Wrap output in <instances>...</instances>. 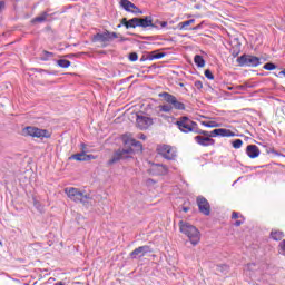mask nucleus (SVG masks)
I'll return each mask as SVG.
<instances>
[{
    "instance_id": "0eeeda50",
    "label": "nucleus",
    "mask_w": 285,
    "mask_h": 285,
    "mask_svg": "<svg viewBox=\"0 0 285 285\" xmlns=\"http://www.w3.org/2000/svg\"><path fill=\"white\" fill-rule=\"evenodd\" d=\"M237 63L245 68H257L262 61L257 56L243 55L237 58Z\"/></svg>"
},
{
    "instance_id": "9b49d317",
    "label": "nucleus",
    "mask_w": 285,
    "mask_h": 285,
    "mask_svg": "<svg viewBox=\"0 0 285 285\" xmlns=\"http://www.w3.org/2000/svg\"><path fill=\"white\" fill-rule=\"evenodd\" d=\"M120 6L126 12H131V14H144V11L136 7L130 0H120Z\"/></svg>"
},
{
    "instance_id": "7c9ffc66",
    "label": "nucleus",
    "mask_w": 285,
    "mask_h": 285,
    "mask_svg": "<svg viewBox=\"0 0 285 285\" xmlns=\"http://www.w3.org/2000/svg\"><path fill=\"white\" fill-rule=\"evenodd\" d=\"M222 124H218L217 121L210 120L207 121V128H219Z\"/></svg>"
},
{
    "instance_id": "4be33fe9",
    "label": "nucleus",
    "mask_w": 285,
    "mask_h": 285,
    "mask_svg": "<svg viewBox=\"0 0 285 285\" xmlns=\"http://www.w3.org/2000/svg\"><path fill=\"white\" fill-rule=\"evenodd\" d=\"M199 135H204V137H209V139H213V137H219V129H214L212 131H206L204 129H200V131H198Z\"/></svg>"
},
{
    "instance_id": "423d86ee",
    "label": "nucleus",
    "mask_w": 285,
    "mask_h": 285,
    "mask_svg": "<svg viewBox=\"0 0 285 285\" xmlns=\"http://www.w3.org/2000/svg\"><path fill=\"white\" fill-rule=\"evenodd\" d=\"M65 194L76 204H86L88 202V195L80 191L79 188L67 187L65 188Z\"/></svg>"
},
{
    "instance_id": "ddd939ff",
    "label": "nucleus",
    "mask_w": 285,
    "mask_h": 285,
    "mask_svg": "<svg viewBox=\"0 0 285 285\" xmlns=\"http://www.w3.org/2000/svg\"><path fill=\"white\" fill-rule=\"evenodd\" d=\"M147 253H153V248H150V246H139L129 254V257H131V259H137V257H146Z\"/></svg>"
},
{
    "instance_id": "473e14b6",
    "label": "nucleus",
    "mask_w": 285,
    "mask_h": 285,
    "mask_svg": "<svg viewBox=\"0 0 285 285\" xmlns=\"http://www.w3.org/2000/svg\"><path fill=\"white\" fill-rule=\"evenodd\" d=\"M205 77L207 79H209L210 81H213V79H215V76L213 75V72L210 71V69H206L205 70Z\"/></svg>"
},
{
    "instance_id": "c03bdc74",
    "label": "nucleus",
    "mask_w": 285,
    "mask_h": 285,
    "mask_svg": "<svg viewBox=\"0 0 285 285\" xmlns=\"http://www.w3.org/2000/svg\"><path fill=\"white\" fill-rule=\"evenodd\" d=\"M81 148H86V144H81Z\"/></svg>"
},
{
    "instance_id": "bb28decb",
    "label": "nucleus",
    "mask_w": 285,
    "mask_h": 285,
    "mask_svg": "<svg viewBox=\"0 0 285 285\" xmlns=\"http://www.w3.org/2000/svg\"><path fill=\"white\" fill-rule=\"evenodd\" d=\"M57 63L60 68H70L71 66L70 60H66V59H60L57 61Z\"/></svg>"
},
{
    "instance_id": "f8f14e48",
    "label": "nucleus",
    "mask_w": 285,
    "mask_h": 285,
    "mask_svg": "<svg viewBox=\"0 0 285 285\" xmlns=\"http://www.w3.org/2000/svg\"><path fill=\"white\" fill-rule=\"evenodd\" d=\"M194 141L198 144V146H203V148H208L210 146H215V139L210 138L209 136H204L202 134H198Z\"/></svg>"
},
{
    "instance_id": "a19ab883",
    "label": "nucleus",
    "mask_w": 285,
    "mask_h": 285,
    "mask_svg": "<svg viewBox=\"0 0 285 285\" xmlns=\"http://www.w3.org/2000/svg\"><path fill=\"white\" fill-rule=\"evenodd\" d=\"M159 26H161L163 28H166V26H168V22L161 21V22H159Z\"/></svg>"
},
{
    "instance_id": "b1692460",
    "label": "nucleus",
    "mask_w": 285,
    "mask_h": 285,
    "mask_svg": "<svg viewBox=\"0 0 285 285\" xmlns=\"http://www.w3.org/2000/svg\"><path fill=\"white\" fill-rule=\"evenodd\" d=\"M45 21H48V12H42L40 16L33 18L31 23H43Z\"/></svg>"
},
{
    "instance_id": "2eb2a0df",
    "label": "nucleus",
    "mask_w": 285,
    "mask_h": 285,
    "mask_svg": "<svg viewBox=\"0 0 285 285\" xmlns=\"http://www.w3.org/2000/svg\"><path fill=\"white\" fill-rule=\"evenodd\" d=\"M121 139L125 146H134L135 148H138V150H141V142L132 138V134H125L122 135Z\"/></svg>"
},
{
    "instance_id": "e433bc0d",
    "label": "nucleus",
    "mask_w": 285,
    "mask_h": 285,
    "mask_svg": "<svg viewBox=\"0 0 285 285\" xmlns=\"http://www.w3.org/2000/svg\"><path fill=\"white\" fill-rule=\"evenodd\" d=\"M238 218H239V214L237 212H233L232 219H238Z\"/></svg>"
},
{
    "instance_id": "a18cd8bd",
    "label": "nucleus",
    "mask_w": 285,
    "mask_h": 285,
    "mask_svg": "<svg viewBox=\"0 0 285 285\" xmlns=\"http://www.w3.org/2000/svg\"><path fill=\"white\" fill-rule=\"evenodd\" d=\"M118 28H121V24H118Z\"/></svg>"
},
{
    "instance_id": "20e7f679",
    "label": "nucleus",
    "mask_w": 285,
    "mask_h": 285,
    "mask_svg": "<svg viewBox=\"0 0 285 285\" xmlns=\"http://www.w3.org/2000/svg\"><path fill=\"white\" fill-rule=\"evenodd\" d=\"M118 37L119 36H117V32H110L106 30L102 33L98 32L94 35L91 41L92 43H101V47L106 48L108 43H110V41H112L114 39H118Z\"/></svg>"
},
{
    "instance_id": "7ed1b4c3",
    "label": "nucleus",
    "mask_w": 285,
    "mask_h": 285,
    "mask_svg": "<svg viewBox=\"0 0 285 285\" xmlns=\"http://www.w3.org/2000/svg\"><path fill=\"white\" fill-rule=\"evenodd\" d=\"M176 126L178 127V130L181 132H194L195 135H199L200 129L197 126V122L190 120L188 117H181L179 120L176 122Z\"/></svg>"
},
{
    "instance_id": "ea45409f",
    "label": "nucleus",
    "mask_w": 285,
    "mask_h": 285,
    "mask_svg": "<svg viewBox=\"0 0 285 285\" xmlns=\"http://www.w3.org/2000/svg\"><path fill=\"white\" fill-rule=\"evenodd\" d=\"M200 125L205 126V128H208V121L200 120Z\"/></svg>"
},
{
    "instance_id": "f704fd0d",
    "label": "nucleus",
    "mask_w": 285,
    "mask_h": 285,
    "mask_svg": "<svg viewBox=\"0 0 285 285\" xmlns=\"http://www.w3.org/2000/svg\"><path fill=\"white\" fill-rule=\"evenodd\" d=\"M139 59V55L137 52L129 53V61H137Z\"/></svg>"
},
{
    "instance_id": "58836bf2",
    "label": "nucleus",
    "mask_w": 285,
    "mask_h": 285,
    "mask_svg": "<svg viewBox=\"0 0 285 285\" xmlns=\"http://www.w3.org/2000/svg\"><path fill=\"white\" fill-rule=\"evenodd\" d=\"M3 8H6V2L0 1V12H1V10H3Z\"/></svg>"
},
{
    "instance_id": "c9c22d12",
    "label": "nucleus",
    "mask_w": 285,
    "mask_h": 285,
    "mask_svg": "<svg viewBox=\"0 0 285 285\" xmlns=\"http://www.w3.org/2000/svg\"><path fill=\"white\" fill-rule=\"evenodd\" d=\"M194 86L195 88H197V90H202V88H204V83L202 82V80H196Z\"/></svg>"
},
{
    "instance_id": "393cba45",
    "label": "nucleus",
    "mask_w": 285,
    "mask_h": 285,
    "mask_svg": "<svg viewBox=\"0 0 285 285\" xmlns=\"http://www.w3.org/2000/svg\"><path fill=\"white\" fill-rule=\"evenodd\" d=\"M194 63H196L198 68H204V66H206V60H204V57L200 55H196L194 57Z\"/></svg>"
},
{
    "instance_id": "9d476101",
    "label": "nucleus",
    "mask_w": 285,
    "mask_h": 285,
    "mask_svg": "<svg viewBox=\"0 0 285 285\" xmlns=\"http://www.w3.org/2000/svg\"><path fill=\"white\" fill-rule=\"evenodd\" d=\"M153 124V118L148 116L137 115L136 117V126L139 130H148Z\"/></svg>"
},
{
    "instance_id": "79ce46f5",
    "label": "nucleus",
    "mask_w": 285,
    "mask_h": 285,
    "mask_svg": "<svg viewBox=\"0 0 285 285\" xmlns=\"http://www.w3.org/2000/svg\"><path fill=\"white\" fill-rule=\"evenodd\" d=\"M138 139L146 140V135H144V134H139V135H138Z\"/></svg>"
},
{
    "instance_id": "1a4fd4ad",
    "label": "nucleus",
    "mask_w": 285,
    "mask_h": 285,
    "mask_svg": "<svg viewBox=\"0 0 285 285\" xmlns=\"http://www.w3.org/2000/svg\"><path fill=\"white\" fill-rule=\"evenodd\" d=\"M134 153L135 150L131 149V147L127 149H119L114 154L112 158L109 159L108 166H112V164H117V161H121V159H128Z\"/></svg>"
},
{
    "instance_id": "a878e982",
    "label": "nucleus",
    "mask_w": 285,
    "mask_h": 285,
    "mask_svg": "<svg viewBox=\"0 0 285 285\" xmlns=\"http://www.w3.org/2000/svg\"><path fill=\"white\" fill-rule=\"evenodd\" d=\"M218 137H235V132L230 131V129H218Z\"/></svg>"
},
{
    "instance_id": "f03ea898",
    "label": "nucleus",
    "mask_w": 285,
    "mask_h": 285,
    "mask_svg": "<svg viewBox=\"0 0 285 285\" xmlns=\"http://www.w3.org/2000/svg\"><path fill=\"white\" fill-rule=\"evenodd\" d=\"M179 230L183 233V235H186L188 237L190 244L193 246H197L199 242H202V232L197 229L194 225H190V223H186L184 220H180L178 223Z\"/></svg>"
},
{
    "instance_id": "2f4dec72",
    "label": "nucleus",
    "mask_w": 285,
    "mask_h": 285,
    "mask_svg": "<svg viewBox=\"0 0 285 285\" xmlns=\"http://www.w3.org/2000/svg\"><path fill=\"white\" fill-rule=\"evenodd\" d=\"M275 68H277V66H275V63L272 62H267L264 65V70H275Z\"/></svg>"
},
{
    "instance_id": "dca6fc26",
    "label": "nucleus",
    "mask_w": 285,
    "mask_h": 285,
    "mask_svg": "<svg viewBox=\"0 0 285 285\" xmlns=\"http://www.w3.org/2000/svg\"><path fill=\"white\" fill-rule=\"evenodd\" d=\"M69 159H73V161H90L92 159H97L95 155H88L86 151L73 154L69 157Z\"/></svg>"
},
{
    "instance_id": "f3484780",
    "label": "nucleus",
    "mask_w": 285,
    "mask_h": 285,
    "mask_svg": "<svg viewBox=\"0 0 285 285\" xmlns=\"http://www.w3.org/2000/svg\"><path fill=\"white\" fill-rule=\"evenodd\" d=\"M138 28H157V24L153 23L151 16H146L145 18H138Z\"/></svg>"
},
{
    "instance_id": "4c0bfd02",
    "label": "nucleus",
    "mask_w": 285,
    "mask_h": 285,
    "mask_svg": "<svg viewBox=\"0 0 285 285\" xmlns=\"http://www.w3.org/2000/svg\"><path fill=\"white\" fill-rule=\"evenodd\" d=\"M244 224V222H242V220H236L235 223H234V226H242Z\"/></svg>"
},
{
    "instance_id": "6ab92c4d",
    "label": "nucleus",
    "mask_w": 285,
    "mask_h": 285,
    "mask_svg": "<svg viewBox=\"0 0 285 285\" xmlns=\"http://www.w3.org/2000/svg\"><path fill=\"white\" fill-rule=\"evenodd\" d=\"M246 153L249 159H257L261 154L259 147H257L256 145H248L246 148Z\"/></svg>"
},
{
    "instance_id": "cd10ccee",
    "label": "nucleus",
    "mask_w": 285,
    "mask_h": 285,
    "mask_svg": "<svg viewBox=\"0 0 285 285\" xmlns=\"http://www.w3.org/2000/svg\"><path fill=\"white\" fill-rule=\"evenodd\" d=\"M233 148H235L236 150H239V148H242V146H244V141L242 139H236L232 142Z\"/></svg>"
},
{
    "instance_id": "c756f323",
    "label": "nucleus",
    "mask_w": 285,
    "mask_h": 285,
    "mask_svg": "<svg viewBox=\"0 0 285 285\" xmlns=\"http://www.w3.org/2000/svg\"><path fill=\"white\" fill-rule=\"evenodd\" d=\"M42 55L45 57V59H42V61H48L50 58L55 57V53L50 52V51H42Z\"/></svg>"
},
{
    "instance_id": "72a5a7b5",
    "label": "nucleus",
    "mask_w": 285,
    "mask_h": 285,
    "mask_svg": "<svg viewBox=\"0 0 285 285\" xmlns=\"http://www.w3.org/2000/svg\"><path fill=\"white\" fill-rule=\"evenodd\" d=\"M278 248L281 249V255L285 257V239L279 243Z\"/></svg>"
},
{
    "instance_id": "37998d69",
    "label": "nucleus",
    "mask_w": 285,
    "mask_h": 285,
    "mask_svg": "<svg viewBox=\"0 0 285 285\" xmlns=\"http://www.w3.org/2000/svg\"><path fill=\"white\" fill-rule=\"evenodd\" d=\"M184 213H188V207L183 208Z\"/></svg>"
},
{
    "instance_id": "f257e3e1",
    "label": "nucleus",
    "mask_w": 285,
    "mask_h": 285,
    "mask_svg": "<svg viewBox=\"0 0 285 285\" xmlns=\"http://www.w3.org/2000/svg\"><path fill=\"white\" fill-rule=\"evenodd\" d=\"M158 97H160V99H164L165 101V105L158 106L159 112H173V110H186V105L179 101L177 97H175L173 94L164 91L158 94Z\"/></svg>"
},
{
    "instance_id": "c85d7f7f",
    "label": "nucleus",
    "mask_w": 285,
    "mask_h": 285,
    "mask_svg": "<svg viewBox=\"0 0 285 285\" xmlns=\"http://www.w3.org/2000/svg\"><path fill=\"white\" fill-rule=\"evenodd\" d=\"M191 23H195V19H190V20L180 22L179 23L180 30H184L185 28H188V26H191Z\"/></svg>"
},
{
    "instance_id": "39448f33",
    "label": "nucleus",
    "mask_w": 285,
    "mask_h": 285,
    "mask_svg": "<svg viewBox=\"0 0 285 285\" xmlns=\"http://www.w3.org/2000/svg\"><path fill=\"white\" fill-rule=\"evenodd\" d=\"M156 151L163 159H167V161H175L177 159V149L170 145H158Z\"/></svg>"
},
{
    "instance_id": "6e6552de",
    "label": "nucleus",
    "mask_w": 285,
    "mask_h": 285,
    "mask_svg": "<svg viewBox=\"0 0 285 285\" xmlns=\"http://www.w3.org/2000/svg\"><path fill=\"white\" fill-rule=\"evenodd\" d=\"M23 135L26 137H36L37 139H50L51 135L47 129H40L37 127H26L23 129Z\"/></svg>"
},
{
    "instance_id": "412c9836",
    "label": "nucleus",
    "mask_w": 285,
    "mask_h": 285,
    "mask_svg": "<svg viewBox=\"0 0 285 285\" xmlns=\"http://www.w3.org/2000/svg\"><path fill=\"white\" fill-rule=\"evenodd\" d=\"M269 237L274 242H282V238L285 237V235H284V232H282L279 229H272Z\"/></svg>"
},
{
    "instance_id": "5701e85b",
    "label": "nucleus",
    "mask_w": 285,
    "mask_h": 285,
    "mask_svg": "<svg viewBox=\"0 0 285 285\" xmlns=\"http://www.w3.org/2000/svg\"><path fill=\"white\" fill-rule=\"evenodd\" d=\"M166 57V53L159 52L158 50L151 51L148 55L149 61H155V59H164Z\"/></svg>"
},
{
    "instance_id": "a211bd4d",
    "label": "nucleus",
    "mask_w": 285,
    "mask_h": 285,
    "mask_svg": "<svg viewBox=\"0 0 285 285\" xmlns=\"http://www.w3.org/2000/svg\"><path fill=\"white\" fill-rule=\"evenodd\" d=\"M153 175L164 176L168 175V167L166 165L156 164L151 167Z\"/></svg>"
},
{
    "instance_id": "aec40b11",
    "label": "nucleus",
    "mask_w": 285,
    "mask_h": 285,
    "mask_svg": "<svg viewBox=\"0 0 285 285\" xmlns=\"http://www.w3.org/2000/svg\"><path fill=\"white\" fill-rule=\"evenodd\" d=\"M121 24L127 28V30H130V28H139V18H132L130 20L122 18Z\"/></svg>"
},
{
    "instance_id": "4468645a",
    "label": "nucleus",
    "mask_w": 285,
    "mask_h": 285,
    "mask_svg": "<svg viewBox=\"0 0 285 285\" xmlns=\"http://www.w3.org/2000/svg\"><path fill=\"white\" fill-rule=\"evenodd\" d=\"M197 205L203 215H210V203L205 197H198Z\"/></svg>"
}]
</instances>
